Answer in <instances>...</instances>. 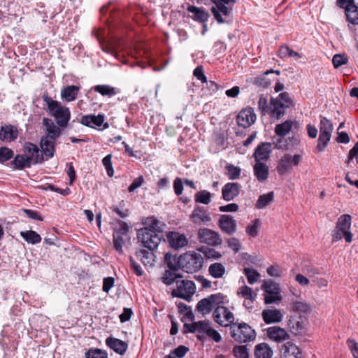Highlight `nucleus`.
<instances>
[{"mask_svg":"<svg viewBox=\"0 0 358 358\" xmlns=\"http://www.w3.org/2000/svg\"><path fill=\"white\" fill-rule=\"evenodd\" d=\"M111 158L112 155H108L106 157H104L103 159H102V164L106 170L108 176L110 177H112L114 173L111 162Z\"/></svg>","mask_w":358,"mask_h":358,"instance_id":"nucleus-57","label":"nucleus"},{"mask_svg":"<svg viewBox=\"0 0 358 358\" xmlns=\"http://www.w3.org/2000/svg\"><path fill=\"white\" fill-rule=\"evenodd\" d=\"M137 239L143 248L156 250L161 242V236L155 231L147 229H140L137 231Z\"/></svg>","mask_w":358,"mask_h":358,"instance_id":"nucleus-7","label":"nucleus"},{"mask_svg":"<svg viewBox=\"0 0 358 358\" xmlns=\"http://www.w3.org/2000/svg\"><path fill=\"white\" fill-rule=\"evenodd\" d=\"M224 296L221 293L211 294L200 300L196 304V310L202 315L210 313L216 306L224 303Z\"/></svg>","mask_w":358,"mask_h":358,"instance_id":"nucleus-8","label":"nucleus"},{"mask_svg":"<svg viewBox=\"0 0 358 358\" xmlns=\"http://www.w3.org/2000/svg\"><path fill=\"white\" fill-rule=\"evenodd\" d=\"M231 338L237 343H243L252 341L256 338L255 331L245 322H233L230 326Z\"/></svg>","mask_w":358,"mask_h":358,"instance_id":"nucleus-4","label":"nucleus"},{"mask_svg":"<svg viewBox=\"0 0 358 358\" xmlns=\"http://www.w3.org/2000/svg\"><path fill=\"white\" fill-rule=\"evenodd\" d=\"M124 244V238L122 236L113 234V245L116 251L120 253L122 252V246Z\"/></svg>","mask_w":358,"mask_h":358,"instance_id":"nucleus-61","label":"nucleus"},{"mask_svg":"<svg viewBox=\"0 0 358 358\" xmlns=\"http://www.w3.org/2000/svg\"><path fill=\"white\" fill-rule=\"evenodd\" d=\"M281 358H302L299 347L291 341L283 344L280 348Z\"/></svg>","mask_w":358,"mask_h":358,"instance_id":"nucleus-19","label":"nucleus"},{"mask_svg":"<svg viewBox=\"0 0 358 358\" xmlns=\"http://www.w3.org/2000/svg\"><path fill=\"white\" fill-rule=\"evenodd\" d=\"M80 92V87L76 85H68L61 90V97L63 100L70 102L74 101Z\"/></svg>","mask_w":358,"mask_h":358,"instance_id":"nucleus-31","label":"nucleus"},{"mask_svg":"<svg viewBox=\"0 0 358 358\" xmlns=\"http://www.w3.org/2000/svg\"><path fill=\"white\" fill-rule=\"evenodd\" d=\"M145 227L143 229H147L149 231H155L157 234H159L163 231L164 227L165 224L155 218V217H149L145 218L144 221Z\"/></svg>","mask_w":358,"mask_h":358,"instance_id":"nucleus-32","label":"nucleus"},{"mask_svg":"<svg viewBox=\"0 0 358 358\" xmlns=\"http://www.w3.org/2000/svg\"><path fill=\"white\" fill-rule=\"evenodd\" d=\"M218 226L222 231L228 235H231L236 231V222L229 215H222L218 221Z\"/></svg>","mask_w":358,"mask_h":358,"instance_id":"nucleus-18","label":"nucleus"},{"mask_svg":"<svg viewBox=\"0 0 358 358\" xmlns=\"http://www.w3.org/2000/svg\"><path fill=\"white\" fill-rule=\"evenodd\" d=\"M267 336L270 339L278 343L285 341L289 338L285 329L275 326L267 329Z\"/></svg>","mask_w":358,"mask_h":358,"instance_id":"nucleus-24","label":"nucleus"},{"mask_svg":"<svg viewBox=\"0 0 358 358\" xmlns=\"http://www.w3.org/2000/svg\"><path fill=\"white\" fill-rule=\"evenodd\" d=\"M352 217L348 214L341 215L336 224L335 229L331 233L332 242H337L343 237L345 241L350 243L352 241L353 235L350 231Z\"/></svg>","mask_w":358,"mask_h":358,"instance_id":"nucleus-3","label":"nucleus"},{"mask_svg":"<svg viewBox=\"0 0 358 358\" xmlns=\"http://www.w3.org/2000/svg\"><path fill=\"white\" fill-rule=\"evenodd\" d=\"M198 239L202 243L210 246H218L222 240L218 232L208 228H201L198 231Z\"/></svg>","mask_w":358,"mask_h":358,"instance_id":"nucleus-10","label":"nucleus"},{"mask_svg":"<svg viewBox=\"0 0 358 358\" xmlns=\"http://www.w3.org/2000/svg\"><path fill=\"white\" fill-rule=\"evenodd\" d=\"M194 199L196 203L208 205L211 201V194L206 190H201L196 193Z\"/></svg>","mask_w":358,"mask_h":358,"instance_id":"nucleus-49","label":"nucleus"},{"mask_svg":"<svg viewBox=\"0 0 358 358\" xmlns=\"http://www.w3.org/2000/svg\"><path fill=\"white\" fill-rule=\"evenodd\" d=\"M238 294H241L243 297H245L247 299L250 301H253L255 297L253 296V291L252 289L248 286H243L240 287L238 291Z\"/></svg>","mask_w":358,"mask_h":358,"instance_id":"nucleus-58","label":"nucleus"},{"mask_svg":"<svg viewBox=\"0 0 358 358\" xmlns=\"http://www.w3.org/2000/svg\"><path fill=\"white\" fill-rule=\"evenodd\" d=\"M85 358H108V353L106 350L99 348H90L85 353Z\"/></svg>","mask_w":358,"mask_h":358,"instance_id":"nucleus-47","label":"nucleus"},{"mask_svg":"<svg viewBox=\"0 0 358 358\" xmlns=\"http://www.w3.org/2000/svg\"><path fill=\"white\" fill-rule=\"evenodd\" d=\"M199 251L202 252L207 259H219L222 257L219 252L216 251L214 248L207 246L200 247Z\"/></svg>","mask_w":358,"mask_h":358,"instance_id":"nucleus-48","label":"nucleus"},{"mask_svg":"<svg viewBox=\"0 0 358 358\" xmlns=\"http://www.w3.org/2000/svg\"><path fill=\"white\" fill-rule=\"evenodd\" d=\"M354 358H358V343L354 339L347 341Z\"/></svg>","mask_w":358,"mask_h":358,"instance_id":"nucleus-64","label":"nucleus"},{"mask_svg":"<svg viewBox=\"0 0 358 358\" xmlns=\"http://www.w3.org/2000/svg\"><path fill=\"white\" fill-rule=\"evenodd\" d=\"M226 271L223 264L219 262L211 264L208 268L209 274L214 278H220L223 277Z\"/></svg>","mask_w":358,"mask_h":358,"instance_id":"nucleus-40","label":"nucleus"},{"mask_svg":"<svg viewBox=\"0 0 358 358\" xmlns=\"http://www.w3.org/2000/svg\"><path fill=\"white\" fill-rule=\"evenodd\" d=\"M274 199V193L273 192H270L267 194H262L259 196L257 203L255 204V207L258 209H263L266 208L267 206L271 204Z\"/></svg>","mask_w":358,"mask_h":358,"instance_id":"nucleus-39","label":"nucleus"},{"mask_svg":"<svg viewBox=\"0 0 358 358\" xmlns=\"http://www.w3.org/2000/svg\"><path fill=\"white\" fill-rule=\"evenodd\" d=\"M106 345L120 355H124L128 349V344L126 342L113 336L106 339Z\"/></svg>","mask_w":358,"mask_h":358,"instance_id":"nucleus-23","label":"nucleus"},{"mask_svg":"<svg viewBox=\"0 0 358 358\" xmlns=\"http://www.w3.org/2000/svg\"><path fill=\"white\" fill-rule=\"evenodd\" d=\"M348 57L345 54H336L332 58V63L336 69L347 64Z\"/></svg>","mask_w":358,"mask_h":358,"instance_id":"nucleus-55","label":"nucleus"},{"mask_svg":"<svg viewBox=\"0 0 358 358\" xmlns=\"http://www.w3.org/2000/svg\"><path fill=\"white\" fill-rule=\"evenodd\" d=\"M333 124L331 122L325 117H320V134L331 136L333 131Z\"/></svg>","mask_w":358,"mask_h":358,"instance_id":"nucleus-45","label":"nucleus"},{"mask_svg":"<svg viewBox=\"0 0 358 358\" xmlns=\"http://www.w3.org/2000/svg\"><path fill=\"white\" fill-rule=\"evenodd\" d=\"M92 89L94 92L99 93L101 95L108 97H112L120 93V89L109 85H97L94 86Z\"/></svg>","mask_w":358,"mask_h":358,"instance_id":"nucleus-33","label":"nucleus"},{"mask_svg":"<svg viewBox=\"0 0 358 358\" xmlns=\"http://www.w3.org/2000/svg\"><path fill=\"white\" fill-rule=\"evenodd\" d=\"M203 264V259L201 254L195 252H188L180 255V270L188 273H193L199 271Z\"/></svg>","mask_w":358,"mask_h":358,"instance_id":"nucleus-6","label":"nucleus"},{"mask_svg":"<svg viewBox=\"0 0 358 358\" xmlns=\"http://www.w3.org/2000/svg\"><path fill=\"white\" fill-rule=\"evenodd\" d=\"M307 324L308 320L305 315H291L287 322L291 333L295 336L303 335Z\"/></svg>","mask_w":358,"mask_h":358,"instance_id":"nucleus-12","label":"nucleus"},{"mask_svg":"<svg viewBox=\"0 0 358 358\" xmlns=\"http://www.w3.org/2000/svg\"><path fill=\"white\" fill-rule=\"evenodd\" d=\"M263 320L266 324L279 322L282 319V314L278 309H266L262 313Z\"/></svg>","mask_w":358,"mask_h":358,"instance_id":"nucleus-27","label":"nucleus"},{"mask_svg":"<svg viewBox=\"0 0 358 358\" xmlns=\"http://www.w3.org/2000/svg\"><path fill=\"white\" fill-rule=\"evenodd\" d=\"M292 129V120H286L282 123L278 124L275 127V133L280 137H284Z\"/></svg>","mask_w":358,"mask_h":358,"instance_id":"nucleus-41","label":"nucleus"},{"mask_svg":"<svg viewBox=\"0 0 358 358\" xmlns=\"http://www.w3.org/2000/svg\"><path fill=\"white\" fill-rule=\"evenodd\" d=\"M13 157V152L8 148H1L0 149V162L3 163Z\"/></svg>","mask_w":358,"mask_h":358,"instance_id":"nucleus-59","label":"nucleus"},{"mask_svg":"<svg viewBox=\"0 0 358 358\" xmlns=\"http://www.w3.org/2000/svg\"><path fill=\"white\" fill-rule=\"evenodd\" d=\"M24 152L33 164L41 163L43 155L38 146L32 143H26L24 145Z\"/></svg>","mask_w":358,"mask_h":358,"instance_id":"nucleus-14","label":"nucleus"},{"mask_svg":"<svg viewBox=\"0 0 358 358\" xmlns=\"http://www.w3.org/2000/svg\"><path fill=\"white\" fill-rule=\"evenodd\" d=\"M164 263L166 264L168 269L165 271L162 277V281L164 284L171 285L174 281L178 285L179 278V257L177 254L173 255L167 252L164 256Z\"/></svg>","mask_w":358,"mask_h":358,"instance_id":"nucleus-5","label":"nucleus"},{"mask_svg":"<svg viewBox=\"0 0 358 358\" xmlns=\"http://www.w3.org/2000/svg\"><path fill=\"white\" fill-rule=\"evenodd\" d=\"M237 124L243 128H248L256 120V115L252 108L242 110L236 117Z\"/></svg>","mask_w":358,"mask_h":358,"instance_id":"nucleus-16","label":"nucleus"},{"mask_svg":"<svg viewBox=\"0 0 358 358\" xmlns=\"http://www.w3.org/2000/svg\"><path fill=\"white\" fill-rule=\"evenodd\" d=\"M291 309L295 313L305 316L310 311V306L306 302L301 301H292L291 303Z\"/></svg>","mask_w":358,"mask_h":358,"instance_id":"nucleus-37","label":"nucleus"},{"mask_svg":"<svg viewBox=\"0 0 358 358\" xmlns=\"http://www.w3.org/2000/svg\"><path fill=\"white\" fill-rule=\"evenodd\" d=\"M129 232V226L126 222H120V227L114 230L113 234L119 236H127Z\"/></svg>","mask_w":358,"mask_h":358,"instance_id":"nucleus-63","label":"nucleus"},{"mask_svg":"<svg viewBox=\"0 0 358 358\" xmlns=\"http://www.w3.org/2000/svg\"><path fill=\"white\" fill-rule=\"evenodd\" d=\"M13 164L17 169H23L29 168L32 164L29 158L25 155H17L13 161Z\"/></svg>","mask_w":358,"mask_h":358,"instance_id":"nucleus-44","label":"nucleus"},{"mask_svg":"<svg viewBox=\"0 0 358 358\" xmlns=\"http://www.w3.org/2000/svg\"><path fill=\"white\" fill-rule=\"evenodd\" d=\"M241 185L238 182H227L222 189V197L226 201L234 200L241 191Z\"/></svg>","mask_w":358,"mask_h":358,"instance_id":"nucleus-17","label":"nucleus"},{"mask_svg":"<svg viewBox=\"0 0 358 358\" xmlns=\"http://www.w3.org/2000/svg\"><path fill=\"white\" fill-rule=\"evenodd\" d=\"M233 353L236 358H249L248 349L245 345H237L233 349Z\"/></svg>","mask_w":358,"mask_h":358,"instance_id":"nucleus-56","label":"nucleus"},{"mask_svg":"<svg viewBox=\"0 0 358 358\" xmlns=\"http://www.w3.org/2000/svg\"><path fill=\"white\" fill-rule=\"evenodd\" d=\"M264 291V301L266 304H271L280 301L282 296L280 293L278 285L271 280H266L262 286Z\"/></svg>","mask_w":358,"mask_h":358,"instance_id":"nucleus-9","label":"nucleus"},{"mask_svg":"<svg viewBox=\"0 0 358 358\" xmlns=\"http://www.w3.org/2000/svg\"><path fill=\"white\" fill-rule=\"evenodd\" d=\"M213 320L223 327L231 326L234 320V314L227 308L217 305L213 312Z\"/></svg>","mask_w":358,"mask_h":358,"instance_id":"nucleus-11","label":"nucleus"},{"mask_svg":"<svg viewBox=\"0 0 358 358\" xmlns=\"http://www.w3.org/2000/svg\"><path fill=\"white\" fill-rule=\"evenodd\" d=\"M261 225L259 219H255L251 224L246 227V232L252 237H256L258 235V229Z\"/></svg>","mask_w":358,"mask_h":358,"instance_id":"nucleus-54","label":"nucleus"},{"mask_svg":"<svg viewBox=\"0 0 358 358\" xmlns=\"http://www.w3.org/2000/svg\"><path fill=\"white\" fill-rule=\"evenodd\" d=\"M184 332L196 334L197 338L201 341H204L207 336L216 343L222 341L221 335L211 327V323L209 321L203 320L191 324L185 323L184 324Z\"/></svg>","mask_w":358,"mask_h":358,"instance_id":"nucleus-1","label":"nucleus"},{"mask_svg":"<svg viewBox=\"0 0 358 358\" xmlns=\"http://www.w3.org/2000/svg\"><path fill=\"white\" fill-rule=\"evenodd\" d=\"M213 2L216 5V7L213 6L210 9L215 19L218 23L225 22V20L222 17V14L224 16H229L232 9L227 6V3H217L215 0H213Z\"/></svg>","mask_w":358,"mask_h":358,"instance_id":"nucleus-22","label":"nucleus"},{"mask_svg":"<svg viewBox=\"0 0 358 358\" xmlns=\"http://www.w3.org/2000/svg\"><path fill=\"white\" fill-rule=\"evenodd\" d=\"M331 136L320 134L317 140V144L316 146V150L318 152H322L325 150L327 147L329 142L330 141Z\"/></svg>","mask_w":358,"mask_h":358,"instance_id":"nucleus-51","label":"nucleus"},{"mask_svg":"<svg viewBox=\"0 0 358 358\" xmlns=\"http://www.w3.org/2000/svg\"><path fill=\"white\" fill-rule=\"evenodd\" d=\"M291 159L292 155L290 154H285L280 159L277 170L279 174H284L289 171L291 169Z\"/></svg>","mask_w":358,"mask_h":358,"instance_id":"nucleus-38","label":"nucleus"},{"mask_svg":"<svg viewBox=\"0 0 358 358\" xmlns=\"http://www.w3.org/2000/svg\"><path fill=\"white\" fill-rule=\"evenodd\" d=\"M43 99L46 103L50 113L56 120L57 124L62 127H66L71 117L69 108L63 106L59 101L53 100L48 95H44Z\"/></svg>","mask_w":358,"mask_h":358,"instance_id":"nucleus-2","label":"nucleus"},{"mask_svg":"<svg viewBox=\"0 0 358 358\" xmlns=\"http://www.w3.org/2000/svg\"><path fill=\"white\" fill-rule=\"evenodd\" d=\"M43 124L46 127L47 134L43 137L56 141L61 134L60 129L48 118L43 119Z\"/></svg>","mask_w":358,"mask_h":358,"instance_id":"nucleus-28","label":"nucleus"},{"mask_svg":"<svg viewBox=\"0 0 358 358\" xmlns=\"http://www.w3.org/2000/svg\"><path fill=\"white\" fill-rule=\"evenodd\" d=\"M187 10L192 14V18L198 22L204 23L208 20L209 17V14L208 12L194 6H189L187 7Z\"/></svg>","mask_w":358,"mask_h":358,"instance_id":"nucleus-36","label":"nucleus"},{"mask_svg":"<svg viewBox=\"0 0 358 358\" xmlns=\"http://www.w3.org/2000/svg\"><path fill=\"white\" fill-rule=\"evenodd\" d=\"M272 152V144L271 143H261L256 148L254 152L255 162L266 161Z\"/></svg>","mask_w":358,"mask_h":358,"instance_id":"nucleus-20","label":"nucleus"},{"mask_svg":"<svg viewBox=\"0 0 358 358\" xmlns=\"http://www.w3.org/2000/svg\"><path fill=\"white\" fill-rule=\"evenodd\" d=\"M244 274L247 277L248 282L250 284H254L260 276L259 273L255 269L250 268H244Z\"/></svg>","mask_w":358,"mask_h":358,"instance_id":"nucleus-53","label":"nucleus"},{"mask_svg":"<svg viewBox=\"0 0 358 358\" xmlns=\"http://www.w3.org/2000/svg\"><path fill=\"white\" fill-rule=\"evenodd\" d=\"M20 236L30 244H36L41 241V236L33 230H28L26 231H21Z\"/></svg>","mask_w":358,"mask_h":358,"instance_id":"nucleus-42","label":"nucleus"},{"mask_svg":"<svg viewBox=\"0 0 358 358\" xmlns=\"http://www.w3.org/2000/svg\"><path fill=\"white\" fill-rule=\"evenodd\" d=\"M166 241L169 245L176 250L179 249V233L169 231L166 234Z\"/></svg>","mask_w":358,"mask_h":358,"instance_id":"nucleus-50","label":"nucleus"},{"mask_svg":"<svg viewBox=\"0 0 358 358\" xmlns=\"http://www.w3.org/2000/svg\"><path fill=\"white\" fill-rule=\"evenodd\" d=\"M196 292L194 282L189 280H180V299L190 301Z\"/></svg>","mask_w":358,"mask_h":358,"instance_id":"nucleus-21","label":"nucleus"},{"mask_svg":"<svg viewBox=\"0 0 358 358\" xmlns=\"http://www.w3.org/2000/svg\"><path fill=\"white\" fill-rule=\"evenodd\" d=\"M254 175L259 182L265 181L269 174L268 166L262 162H256L253 167Z\"/></svg>","mask_w":358,"mask_h":358,"instance_id":"nucleus-29","label":"nucleus"},{"mask_svg":"<svg viewBox=\"0 0 358 358\" xmlns=\"http://www.w3.org/2000/svg\"><path fill=\"white\" fill-rule=\"evenodd\" d=\"M155 250L139 249L136 252V256L145 266H152L156 262Z\"/></svg>","mask_w":358,"mask_h":358,"instance_id":"nucleus-25","label":"nucleus"},{"mask_svg":"<svg viewBox=\"0 0 358 358\" xmlns=\"http://www.w3.org/2000/svg\"><path fill=\"white\" fill-rule=\"evenodd\" d=\"M258 108L261 111V114L262 115L269 114L271 110V104H268L267 99L263 94L259 96L258 101Z\"/></svg>","mask_w":358,"mask_h":358,"instance_id":"nucleus-52","label":"nucleus"},{"mask_svg":"<svg viewBox=\"0 0 358 358\" xmlns=\"http://www.w3.org/2000/svg\"><path fill=\"white\" fill-rule=\"evenodd\" d=\"M347 20L353 24H358V7L355 4L347 5L345 8Z\"/></svg>","mask_w":358,"mask_h":358,"instance_id":"nucleus-43","label":"nucleus"},{"mask_svg":"<svg viewBox=\"0 0 358 358\" xmlns=\"http://www.w3.org/2000/svg\"><path fill=\"white\" fill-rule=\"evenodd\" d=\"M286 108L280 101L274 98L271 99V110L269 112L271 117L280 120L284 115Z\"/></svg>","mask_w":358,"mask_h":358,"instance_id":"nucleus-30","label":"nucleus"},{"mask_svg":"<svg viewBox=\"0 0 358 358\" xmlns=\"http://www.w3.org/2000/svg\"><path fill=\"white\" fill-rule=\"evenodd\" d=\"M255 356L256 358H271L273 350L268 343H262L255 346Z\"/></svg>","mask_w":358,"mask_h":358,"instance_id":"nucleus-34","label":"nucleus"},{"mask_svg":"<svg viewBox=\"0 0 358 358\" xmlns=\"http://www.w3.org/2000/svg\"><path fill=\"white\" fill-rule=\"evenodd\" d=\"M18 136L17 129L13 125H6L1 127L0 139L3 142H11Z\"/></svg>","mask_w":358,"mask_h":358,"instance_id":"nucleus-26","label":"nucleus"},{"mask_svg":"<svg viewBox=\"0 0 358 358\" xmlns=\"http://www.w3.org/2000/svg\"><path fill=\"white\" fill-rule=\"evenodd\" d=\"M190 220L195 224L202 225L210 222L211 217L207 209L204 207L198 206L193 210L190 215Z\"/></svg>","mask_w":358,"mask_h":358,"instance_id":"nucleus-15","label":"nucleus"},{"mask_svg":"<svg viewBox=\"0 0 358 358\" xmlns=\"http://www.w3.org/2000/svg\"><path fill=\"white\" fill-rule=\"evenodd\" d=\"M226 174L229 180H236L240 178L241 169L238 166L228 164L225 166Z\"/></svg>","mask_w":358,"mask_h":358,"instance_id":"nucleus-46","label":"nucleus"},{"mask_svg":"<svg viewBox=\"0 0 358 358\" xmlns=\"http://www.w3.org/2000/svg\"><path fill=\"white\" fill-rule=\"evenodd\" d=\"M22 211L30 219L39 221L43 220V217L41 216V215L36 210L31 209H22Z\"/></svg>","mask_w":358,"mask_h":358,"instance_id":"nucleus-62","label":"nucleus"},{"mask_svg":"<svg viewBox=\"0 0 358 358\" xmlns=\"http://www.w3.org/2000/svg\"><path fill=\"white\" fill-rule=\"evenodd\" d=\"M105 115L103 114H99L97 115L90 114L83 115L81 117L80 123L86 127L91 128H96L103 126V129H107L109 127V124L108 122H105Z\"/></svg>","mask_w":358,"mask_h":358,"instance_id":"nucleus-13","label":"nucleus"},{"mask_svg":"<svg viewBox=\"0 0 358 358\" xmlns=\"http://www.w3.org/2000/svg\"><path fill=\"white\" fill-rule=\"evenodd\" d=\"M55 140L45 138L42 137L41 139L40 145L42 149V153L49 158L54 156Z\"/></svg>","mask_w":358,"mask_h":358,"instance_id":"nucleus-35","label":"nucleus"},{"mask_svg":"<svg viewBox=\"0 0 358 358\" xmlns=\"http://www.w3.org/2000/svg\"><path fill=\"white\" fill-rule=\"evenodd\" d=\"M275 99L280 101V103H282L286 108H289L292 105V101L289 97V94L286 92L280 93Z\"/></svg>","mask_w":358,"mask_h":358,"instance_id":"nucleus-60","label":"nucleus"}]
</instances>
